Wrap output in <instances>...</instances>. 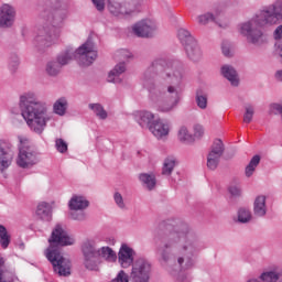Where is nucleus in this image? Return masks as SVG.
Returning <instances> with one entry per match:
<instances>
[{"instance_id":"nucleus-40","label":"nucleus","mask_w":282,"mask_h":282,"mask_svg":"<svg viewBox=\"0 0 282 282\" xmlns=\"http://www.w3.org/2000/svg\"><path fill=\"white\" fill-rule=\"evenodd\" d=\"M111 282H129V275H127V273L123 271H120L116 279H113Z\"/></svg>"},{"instance_id":"nucleus-26","label":"nucleus","mask_w":282,"mask_h":282,"mask_svg":"<svg viewBox=\"0 0 282 282\" xmlns=\"http://www.w3.org/2000/svg\"><path fill=\"white\" fill-rule=\"evenodd\" d=\"M140 182L149 189L153 191L155 188V175L153 174H141L139 176Z\"/></svg>"},{"instance_id":"nucleus-49","label":"nucleus","mask_w":282,"mask_h":282,"mask_svg":"<svg viewBox=\"0 0 282 282\" xmlns=\"http://www.w3.org/2000/svg\"><path fill=\"white\" fill-rule=\"evenodd\" d=\"M162 259L163 261H169V259L166 258V253L162 252Z\"/></svg>"},{"instance_id":"nucleus-32","label":"nucleus","mask_w":282,"mask_h":282,"mask_svg":"<svg viewBox=\"0 0 282 282\" xmlns=\"http://www.w3.org/2000/svg\"><path fill=\"white\" fill-rule=\"evenodd\" d=\"M3 265H6V259L0 257V282H12V273L4 271Z\"/></svg>"},{"instance_id":"nucleus-27","label":"nucleus","mask_w":282,"mask_h":282,"mask_svg":"<svg viewBox=\"0 0 282 282\" xmlns=\"http://www.w3.org/2000/svg\"><path fill=\"white\" fill-rule=\"evenodd\" d=\"M177 138L180 142H195L193 134H191V132L188 131V128H186L185 126H182L178 129Z\"/></svg>"},{"instance_id":"nucleus-41","label":"nucleus","mask_w":282,"mask_h":282,"mask_svg":"<svg viewBox=\"0 0 282 282\" xmlns=\"http://www.w3.org/2000/svg\"><path fill=\"white\" fill-rule=\"evenodd\" d=\"M94 6L99 10V12H102L105 10V0H93Z\"/></svg>"},{"instance_id":"nucleus-24","label":"nucleus","mask_w":282,"mask_h":282,"mask_svg":"<svg viewBox=\"0 0 282 282\" xmlns=\"http://www.w3.org/2000/svg\"><path fill=\"white\" fill-rule=\"evenodd\" d=\"M254 215L263 217L265 215V196H258L253 206Z\"/></svg>"},{"instance_id":"nucleus-3","label":"nucleus","mask_w":282,"mask_h":282,"mask_svg":"<svg viewBox=\"0 0 282 282\" xmlns=\"http://www.w3.org/2000/svg\"><path fill=\"white\" fill-rule=\"evenodd\" d=\"M48 243L50 247L45 251V257L52 262L54 272L59 276H69L72 274V262L63 258L58 246H74V238L61 225H56Z\"/></svg>"},{"instance_id":"nucleus-22","label":"nucleus","mask_w":282,"mask_h":282,"mask_svg":"<svg viewBox=\"0 0 282 282\" xmlns=\"http://www.w3.org/2000/svg\"><path fill=\"white\" fill-rule=\"evenodd\" d=\"M127 67L123 63H119L115 66V68L108 75L109 83H120V75L124 74Z\"/></svg>"},{"instance_id":"nucleus-16","label":"nucleus","mask_w":282,"mask_h":282,"mask_svg":"<svg viewBox=\"0 0 282 282\" xmlns=\"http://www.w3.org/2000/svg\"><path fill=\"white\" fill-rule=\"evenodd\" d=\"M197 21L200 25H206L207 23H210V21H214V23H217L219 28H226L228 25V22L226 21V17L224 13L216 11L215 15L212 13H205L197 18Z\"/></svg>"},{"instance_id":"nucleus-4","label":"nucleus","mask_w":282,"mask_h":282,"mask_svg":"<svg viewBox=\"0 0 282 282\" xmlns=\"http://www.w3.org/2000/svg\"><path fill=\"white\" fill-rule=\"evenodd\" d=\"M20 108L22 117L31 131L43 133L50 120L47 104L39 101L34 93H25L20 97Z\"/></svg>"},{"instance_id":"nucleus-37","label":"nucleus","mask_w":282,"mask_h":282,"mask_svg":"<svg viewBox=\"0 0 282 282\" xmlns=\"http://www.w3.org/2000/svg\"><path fill=\"white\" fill-rule=\"evenodd\" d=\"M55 147L58 153H67V142L63 139H56Z\"/></svg>"},{"instance_id":"nucleus-5","label":"nucleus","mask_w":282,"mask_h":282,"mask_svg":"<svg viewBox=\"0 0 282 282\" xmlns=\"http://www.w3.org/2000/svg\"><path fill=\"white\" fill-rule=\"evenodd\" d=\"M73 58H75L83 67H89V65H91V63L98 58V51H96L94 42L88 40L86 43L79 46L75 53L74 51L68 50L64 54L59 55L57 57V62L48 63L46 67L47 74H50V76H56V74L61 72V66L67 65V63L73 61Z\"/></svg>"},{"instance_id":"nucleus-47","label":"nucleus","mask_w":282,"mask_h":282,"mask_svg":"<svg viewBox=\"0 0 282 282\" xmlns=\"http://www.w3.org/2000/svg\"><path fill=\"white\" fill-rule=\"evenodd\" d=\"M73 219H85V215H83V213H80L78 216L73 214Z\"/></svg>"},{"instance_id":"nucleus-46","label":"nucleus","mask_w":282,"mask_h":282,"mask_svg":"<svg viewBox=\"0 0 282 282\" xmlns=\"http://www.w3.org/2000/svg\"><path fill=\"white\" fill-rule=\"evenodd\" d=\"M177 237L180 241H186V235L184 232L180 234Z\"/></svg>"},{"instance_id":"nucleus-25","label":"nucleus","mask_w":282,"mask_h":282,"mask_svg":"<svg viewBox=\"0 0 282 282\" xmlns=\"http://www.w3.org/2000/svg\"><path fill=\"white\" fill-rule=\"evenodd\" d=\"M273 36H274L275 41H278V42L275 43V53L279 54V56H280V58H281L280 61H281V63H282V41H281V39H282V24L279 25V26L275 29V31H274V33H273Z\"/></svg>"},{"instance_id":"nucleus-9","label":"nucleus","mask_w":282,"mask_h":282,"mask_svg":"<svg viewBox=\"0 0 282 282\" xmlns=\"http://www.w3.org/2000/svg\"><path fill=\"white\" fill-rule=\"evenodd\" d=\"M131 279L132 282H149V279H151V263L143 258L138 259L132 264Z\"/></svg>"},{"instance_id":"nucleus-10","label":"nucleus","mask_w":282,"mask_h":282,"mask_svg":"<svg viewBox=\"0 0 282 282\" xmlns=\"http://www.w3.org/2000/svg\"><path fill=\"white\" fill-rule=\"evenodd\" d=\"M108 10L115 17H127L138 12V7L131 2H124V0H108Z\"/></svg>"},{"instance_id":"nucleus-6","label":"nucleus","mask_w":282,"mask_h":282,"mask_svg":"<svg viewBox=\"0 0 282 282\" xmlns=\"http://www.w3.org/2000/svg\"><path fill=\"white\" fill-rule=\"evenodd\" d=\"M85 267L87 270H96L98 264L100 263V259H105L106 261L113 262L118 257L109 247H102L100 249H96L95 240H86L82 247Z\"/></svg>"},{"instance_id":"nucleus-33","label":"nucleus","mask_w":282,"mask_h":282,"mask_svg":"<svg viewBox=\"0 0 282 282\" xmlns=\"http://www.w3.org/2000/svg\"><path fill=\"white\" fill-rule=\"evenodd\" d=\"M250 219H252V214L250 213V210L246 208H240L238 212V220L241 224H248Z\"/></svg>"},{"instance_id":"nucleus-43","label":"nucleus","mask_w":282,"mask_h":282,"mask_svg":"<svg viewBox=\"0 0 282 282\" xmlns=\"http://www.w3.org/2000/svg\"><path fill=\"white\" fill-rule=\"evenodd\" d=\"M120 54L123 58H131V52L127 51V50H121Z\"/></svg>"},{"instance_id":"nucleus-44","label":"nucleus","mask_w":282,"mask_h":282,"mask_svg":"<svg viewBox=\"0 0 282 282\" xmlns=\"http://www.w3.org/2000/svg\"><path fill=\"white\" fill-rule=\"evenodd\" d=\"M223 54H224L225 56H231V54H230V47H228V46H223Z\"/></svg>"},{"instance_id":"nucleus-15","label":"nucleus","mask_w":282,"mask_h":282,"mask_svg":"<svg viewBox=\"0 0 282 282\" xmlns=\"http://www.w3.org/2000/svg\"><path fill=\"white\" fill-rule=\"evenodd\" d=\"M149 130L155 138H158V140H162V138H166V135H169L171 131V123L159 119L150 124Z\"/></svg>"},{"instance_id":"nucleus-42","label":"nucleus","mask_w":282,"mask_h":282,"mask_svg":"<svg viewBox=\"0 0 282 282\" xmlns=\"http://www.w3.org/2000/svg\"><path fill=\"white\" fill-rule=\"evenodd\" d=\"M115 202L119 206V208H124V202H122V195L119 193L115 194Z\"/></svg>"},{"instance_id":"nucleus-19","label":"nucleus","mask_w":282,"mask_h":282,"mask_svg":"<svg viewBox=\"0 0 282 282\" xmlns=\"http://www.w3.org/2000/svg\"><path fill=\"white\" fill-rule=\"evenodd\" d=\"M221 74L229 83L234 86L237 87L239 85V77L237 76V70L232 68L231 66L225 65L221 68Z\"/></svg>"},{"instance_id":"nucleus-48","label":"nucleus","mask_w":282,"mask_h":282,"mask_svg":"<svg viewBox=\"0 0 282 282\" xmlns=\"http://www.w3.org/2000/svg\"><path fill=\"white\" fill-rule=\"evenodd\" d=\"M177 263H178V265H182V263H184V258L180 257V258L177 259Z\"/></svg>"},{"instance_id":"nucleus-13","label":"nucleus","mask_w":282,"mask_h":282,"mask_svg":"<svg viewBox=\"0 0 282 282\" xmlns=\"http://www.w3.org/2000/svg\"><path fill=\"white\" fill-rule=\"evenodd\" d=\"M17 20V10L10 4L0 7V28H12Z\"/></svg>"},{"instance_id":"nucleus-28","label":"nucleus","mask_w":282,"mask_h":282,"mask_svg":"<svg viewBox=\"0 0 282 282\" xmlns=\"http://www.w3.org/2000/svg\"><path fill=\"white\" fill-rule=\"evenodd\" d=\"M259 162H261V156L254 155L250 163L246 167V175L247 177H251V175L254 173L257 170V166H259Z\"/></svg>"},{"instance_id":"nucleus-18","label":"nucleus","mask_w":282,"mask_h":282,"mask_svg":"<svg viewBox=\"0 0 282 282\" xmlns=\"http://www.w3.org/2000/svg\"><path fill=\"white\" fill-rule=\"evenodd\" d=\"M14 153L10 148L3 147V142L0 141V171H6L12 164Z\"/></svg>"},{"instance_id":"nucleus-52","label":"nucleus","mask_w":282,"mask_h":282,"mask_svg":"<svg viewBox=\"0 0 282 282\" xmlns=\"http://www.w3.org/2000/svg\"><path fill=\"white\" fill-rule=\"evenodd\" d=\"M165 248H169V245H165Z\"/></svg>"},{"instance_id":"nucleus-34","label":"nucleus","mask_w":282,"mask_h":282,"mask_svg":"<svg viewBox=\"0 0 282 282\" xmlns=\"http://www.w3.org/2000/svg\"><path fill=\"white\" fill-rule=\"evenodd\" d=\"M204 133H205V129L202 123H195L193 126V134L192 135L194 138V141L202 140V138H204Z\"/></svg>"},{"instance_id":"nucleus-36","label":"nucleus","mask_w":282,"mask_h":282,"mask_svg":"<svg viewBox=\"0 0 282 282\" xmlns=\"http://www.w3.org/2000/svg\"><path fill=\"white\" fill-rule=\"evenodd\" d=\"M245 109L243 122H246V124H250V122H252V117L254 116V107L247 105Z\"/></svg>"},{"instance_id":"nucleus-8","label":"nucleus","mask_w":282,"mask_h":282,"mask_svg":"<svg viewBox=\"0 0 282 282\" xmlns=\"http://www.w3.org/2000/svg\"><path fill=\"white\" fill-rule=\"evenodd\" d=\"M177 36L181 43L185 46V52L188 58H191V61H199V58H202V50L199 48L197 41L191 36V33L185 29H181L178 30Z\"/></svg>"},{"instance_id":"nucleus-29","label":"nucleus","mask_w":282,"mask_h":282,"mask_svg":"<svg viewBox=\"0 0 282 282\" xmlns=\"http://www.w3.org/2000/svg\"><path fill=\"white\" fill-rule=\"evenodd\" d=\"M0 246L6 250L10 246V234L3 225H0Z\"/></svg>"},{"instance_id":"nucleus-12","label":"nucleus","mask_w":282,"mask_h":282,"mask_svg":"<svg viewBox=\"0 0 282 282\" xmlns=\"http://www.w3.org/2000/svg\"><path fill=\"white\" fill-rule=\"evenodd\" d=\"M221 155H224V143L221 140H216L207 154V167L210 171H215L219 166Z\"/></svg>"},{"instance_id":"nucleus-50","label":"nucleus","mask_w":282,"mask_h":282,"mask_svg":"<svg viewBox=\"0 0 282 282\" xmlns=\"http://www.w3.org/2000/svg\"><path fill=\"white\" fill-rule=\"evenodd\" d=\"M191 265H193V263H191V264H187V267H186V268H191Z\"/></svg>"},{"instance_id":"nucleus-39","label":"nucleus","mask_w":282,"mask_h":282,"mask_svg":"<svg viewBox=\"0 0 282 282\" xmlns=\"http://www.w3.org/2000/svg\"><path fill=\"white\" fill-rule=\"evenodd\" d=\"M228 192L230 193V195H232V197H239V195H241V187H239L235 183H231L229 185Z\"/></svg>"},{"instance_id":"nucleus-51","label":"nucleus","mask_w":282,"mask_h":282,"mask_svg":"<svg viewBox=\"0 0 282 282\" xmlns=\"http://www.w3.org/2000/svg\"><path fill=\"white\" fill-rule=\"evenodd\" d=\"M183 251H186V247H183Z\"/></svg>"},{"instance_id":"nucleus-21","label":"nucleus","mask_w":282,"mask_h":282,"mask_svg":"<svg viewBox=\"0 0 282 282\" xmlns=\"http://www.w3.org/2000/svg\"><path fill=\"white\" fill-rule=\"evenodd\" d=\"M36 215L44 221L52 219V206L47 203H40L37 205Z\"/></svg>"},{"instance_id":"nucleus-1","label":"nucleus","mask_w":282,"mask_h":282,"mask_svg":"<svg viewBox=\"0 0 282 282\" xmlns=\"http://www.w3.org/2000/svg\"><path fill=\"white\" fill-rule=\"evenodd\" d=\"M149 72H160L162 78H164L166 83H170V86L163 89L149 86V82L144 83V87H147L151 94L152 101L156 104V110L161 113L173 111V109L177 107V102H180L177 85H180L182 78H184L182 64L177 61L156 59L152 63Z\"/></svg>"},{"instance_id":"nucleus-35","label":"nucleus","mask_w":282,"mask_h":282,"mask_svg":"<svg viewBox=\"0 0 282 282\" xmlns=\"http://www.w3.org/2000/svg\"><path fill=\"white\" fill-rule=\"evenodd\" d=\"M89 107L101 120H105V118H107V111H105L100 104H90Z\"/></svg>"},{"instance_id":"nucleus-31","label":"nucleus","mask_w":282,"mask_h":282,"mask_svg":"<svg viewBox=\"0 0 282 282\" xmlns=\"http://www.w3.org/2000/svg\"><path fill=\"white\" fill-rule=\"evenodd\" d=\"M54 111L57 116H65V111H67V100L65 98L58 99L54 104Z\"/></svg>"},{"instance_id":"nucleus-45","label":"nucleus","mask_w":282,"mask_h":282,"mask_svg":"<svg viewBox=\"0 0 282 282\" xmlns=\"http://www.w3.org/2000/svg\"><path fill=\"white\" fill-rule=\"evenodd\" d=\"M275 79L282 83V69L276 70L275 73Z\"/></svg>"},{"instance_id":"nucleus-2","label":"nucleus","mask_w":282,"mask_h":282,"mask_svg":"<svg viewBox=\"0 0 282 282\" xmlns=\"http://www.w3.org/2000/svg\"><path fill=\"white\" fill-rule=\"evenodd\" d=\"M279 21H282V0H276L273 4L257 13L251 20L240 23L238 32L247 39L248 43L263 45V43H268V35L263 33L261 28L276 25Z\"/></svg>"},{"instance_id":"nucleus-7","label":"nucleus","mask_w":282,"mask_h":282,"mask_svg":"<svg viewBox=\"0 0 282 282\" xmlns=\"http://www.w3.org/2000/svg\"><path fill=\"white\" fill-rule=\"evenodd\" d=\"M20 152L17 158V164L20 169H30L37 164L39 158H36V152L32 148L28 147V140L25 137H19Z\"/></svg>"},{"instance_id":"nucleus-14","label":"nucleus","mask_w":282,"mask_h":282,"mask_svg":"<svg viewBox=\"0 0 282 282\" xmlns=\"http://www.w3.org/2000/svg\"><path fill=\"white\" fill-rule=\"evenodd\" d=\"M155 28V22L151 20H142L132 26V31L135 36L149 39V36H153Z\"/></svg>"},{"instance_id":"nucleus-20","label":"nucleus","mask_w":282,"mask_h":282,"mask_svg":"<svg viewBox=\"0 0 282 282\" xmlns=\"http://www.w3.org/2000/svg\"><path fill=\"white\" fill-rule=\"evenodd\" d=\"M70 210H85L89 202L83 196H73L68 204Z\"/></svg>"},{"instance_id":"nucleus-30","label":"nucleus","mask_w":282,"mask_h":282,"mask_svg":"<svg viewBox=\"0 0 282 282\" xmlns=\"http://www.w3.org/2000/svg\"><path fill=\"white\" fill-rule=\"evenodd\" d=\"M175 158L171 156L165 159L162 170L163 175H171V173H173V170L175 169Z\"/></svg>"},{"instance_id":"nucleus-23","label":"nucleus","mask_w":282,"mask_h":282,"mask_svg":"<svg viewBox=\"0 0 282 282\" xmlns=\"http://www.w3.org/2000/svg\"><path fill=\"white\" fill-rule=\"evenodd\" d=\"M138 122L140 127H151L153 124V118L155 116L152 112L149 111H140L137 113Z\"/></svg>"},{"instance_id":"nucleus-17","label":"nucleus","mask_w":282,"mask_h":282,"mask_svg":"<svg viewBox=\"0 0 282 282\" xmlns=\"http://www.w3.org/2000/svg\"><path fill=\"white\" fill-rule=\"evenodd\" d=\"M118 259L121 268L131 267L133 264V249L127 245H122L118 253Z\"/></svg>"},{"instance_id":"nucleus-11","label":"nucleus","mask_w":282,"mask_h":282,"mask_svg":"<svg viewBox=\"0 0 282 282\" xmlns=\"http://www.w3.org/2000/svg\"><path fill=\"white\" fill-rule=\"evenodd\" d=\"M52 23V26L48 29V32L45 35H37L36 37V41L45 47H50L52 43L58 41V36L61 34V23H63V20L53 18Z\"/></svg>"},{"instance_id":"nucleus-38","label":"nucleus","mask_w":282,"mask_h":282,"mask_svg":"<svg viewBox=\"0 0 282 282\" xmlns=\"http://www.w3.org/2000/svg\"><path fill=\"white\" fill-rule=\"evenodd\" d=\"M196 102H197L199 109H206V107L208 105V98H206V96H204V95H197Z\"/></svg>"}]
</instances>
